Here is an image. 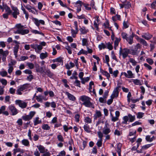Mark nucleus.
Segmentation results:
<instances>
[{
  "label": "nucleus",
  "instance_id": "46",
  "mask_svg": "<svg viewBox=\"0 0 156 156\" xmlns=\"http://www.w3.org/2000/svg\"><path fill=\"white\" fill-rule=\"evenodd\" d=\"M123 121L122 122V123L126 124L127 123V121L129 120L128 116H125L123 117Z\"/></svg>",
  "mask_w": 156,
  "mask_h": 156
},
{
  "label": "nucleus",
  "instance_id": "17",
  "mask_svg": "<svg viewBox=\"0 0 156 156\" xmlns=\"http://www.w3.org/2000/svg\"><path fill=\"white\" fill-rule=\"evenodd\" d=\"M33 122L34 123V126H36L37 124L41 123L42 121L41 119H40L39 117H37L34 119Z\"/></svg>",
  "mask_w": 156,
  "mask_h": 156
},
{
  "label": "nucleus",
  "instance_id": "8",
  "mask_svg": "<svg viewBox=\"0 0 156 156\" xmlns=\"http://www.w3.org/2000/svg\"><path fill=\"white\" fill-rule=\"evenodd\" d=\"M11 7L12 10L13 11V12L12 13L13 16L14 18H16L17 15H18L20 13L19 11L17 8L16 7L12 6Z\"/></svg>",
  "mask_w": 156,
  "mask_h": 156
},
{
  "label": "nucleus",
  "instance_id": "31",
  "mask_svg": "<svg viewBox=\"0 0 156 156\" xmlns=\"http://www.w3.org/2000/svg\"><path fill=\"white\" fill-rule=\"evenodd\" d=\"M71 31L72 36L73 37H75L76 34L78 33V29H75V30H74L73 29H72L71 30Z\"/></svg>",
  "mask_w": 156,
  "mask_h": 156
},
{
  "label": "nucleus",
  "instance_id": "22",
  "mask_svg": "<svg viewBox=\"0 0 156 156\" xmlns=\"http://www.w3.org/2000/svg\"><path fill=\"white\" fill-rule=\"evenodd\" d=\"M48 56V54L46 52H45L44 53L42 52L40 54V58L41 59H44Z\"/></svg>",
  "mask_w": 156,
  "mask_h": 156
},
{
  "label": "nucleus",
  "instance_id": "2",
  "mask_svg": "<svg viewBox=\"0 0 156 156\" xmlns=\"http://www.w3.org/2000/svg\"><path fill=\"white\" fill-rule=\"evenodd\" d=\"M23 26H22L20 24L16 25V31H14V33L15 34H18L22 35H24L27 34L29 33V30L27 29H23Z\"/></svg>",
  "mask_w": 156,
  "mask_h": 156
},
{
  "label": "nucleus",
  "instance_id": "19",
  "mask_svg": "<svg viewBox=\"0 0 156 156\" xmlns=\"http://www.w3.org/2000/svg\"><path fill=\"white\" fill-rule=\"evenodd\" d=\"M152 36L148 33H146L143 34L142 37L147 40L150 39L152 37Z\"/></svg>",
  "mask_w": 156,
  "mask_h": 156
},
{
  "label": "nucleus",
  "instance_id": "34",
  "mask_svg": "<svg viewBox=\"0 0 156 156\" xmlns=\"http://www.w3.org/2000/svg\"><path fill=\"white\" fill-rule=\"evenodd\" d=\"M129 62L133 66H136L137 63V62L134 59L132 58H129Z\"/></svg>",
  "mask_w": 156,
  "mask_h": 156
},
{
  "label": "nucleus",
  "instance_id": "30",
  "mask_svg": "<svg viewBox=\"0 0 156 156\" xmlns=\"http://www.w3.org/2000/svg\"><path fill=\"white\" fill-rule=\"evenodd\" d=\"M42 48L43 47L42 46L40 45L37 44L35 51L38 53H40Z\"/></svg>",
  "mask_w": 156,
  "mask_h": 156
},
{
  "label": "nucleus",
  "instance_id": "50",
  "mask_svg": "<svg viewBox=\"0 0 156 156\" xmlns=\"http://www.w3.org/2000/svg\"><path fill=\"white\" fill-rule=\"evenodd\" d=\"M84 121L87 123H90L92 122V119L89 117H86L84 119Z\"/></svg>",
  "mask_w": 156,
  "mask_h": 156
},
{
  "label": "nucleus",
  "instance_id": "24",
  "mask_svg": "<svg viewBox=\"0 0 156 156\" xmlns=\"http://www.w3.org/2000/svg\"><path fill=\"white\" fill-rule=\"evenodd\" d=\"M133 82L136 85H142L143 81L141 80H140L138 79H133Z\"/></svg>",
  "mask_w": 156,
  "mask_h": 156
},
{
  "label": "nucleus",
  "instance_id": "41",
  "mask_svg": "<svg viewBox=\"0 0 156 156\" xmlns=\"http://www.w3.org/2000/svg\"><path fill=\"white\" fill-rule=\"evenodd\" d=\"M140 52V51L137 50H131L130 53L133 55H137Z\"/></svg>",
  "mask_w": 156,
  "mask_h": 156
},
{
  "label": "nucleus",
  "instance_id": "11",
  "mask_svg": "<svg viewBox=\"0 0 156 156\" xmlns=\"http://www.w3.org/2000/svg\"><path fill=\"white\" fill-rule=\"evenodd\" d=\"M118 90L119 88L118 87L115 88L114 90L110 96V97H112V98H115L118 97L119 93Z\"/></svg>",
  "mask_w": 156,
  "mask_h": 156
},
{
  "label": "nucleus",
  "instance_id": "27",
  "mask_svg": "<svg viewBox=\"0 0 156 156\" xmlns=\"http://www.w3.org/2000/svg\"><path fill=\"white\" fill-rule=\"evenodd\" d=\"M128 78H132L134 77V75L132 73V71L130 70L127 71Z\"/></svg>",
  "mask_w": 156,
  "mask_h": 156
},
{
  "label": "nucleus",
  "instance_id": "37",
  "mask_svg": "<svg viewBox=\"0 0 156 156\" xmlns=\"http://www.w3.org/2000/svg\"><path fill=\"white\" fill-rule=\"evenodd\" d=\"M98 48L100 50L102 49H104L106 48V44H105L104 43H102L98 45Z\"/></svg>",
  "mask_w": 156,
  "mask_h": 156
},
{
  "label": "nucleus",
  "instance_id": "23",
  "mask_svg": "<svg viewBox=\"0 0 156 156\" xmlns=\"http://www.w3.org/2000/svg\"><path fill=\"white\" fill-rule=\"evenodd\" d=\"M21 143L23 145L26 147H29L30 146L29 142L26 139H23L21 141Z\"/></svg>",
  "mask_w": 156,
  "mask_h": 156
},
{
  "label": "nucleus",
  "instance_id": "57",
  "mask_svg": "<svg viewBox=\"0 0 156 156\" xmlns=\"http://www.w3.org/2000/svg\"><path fill=\"white\" fill-rule=\"evenodd\" d=\"M5 8L7 12V13L9 14H10L12 13V11L11 10L9 7L7 5L5 6Z\"/></svg>",
  "mask_w": 156,
  "mask_h": 156
},
{
  "label": "nucleus",
  "instance_id": "38",
  "mask_svg": "<svg viewBox=\"0 0 156 156\" xmlns=\"http://www.w3.org/2000/svg\"><path fill=\"white\" fill-rule=\"evenodd\" d=\"M106 46L107 48L110 50H111L113 49V46L112 44L109 42L106 44Z\"/></svg>",
  "mask_w": 156,
  "mask_h": 156
},
{
  "label": "nucleus",
  "instance_id": "53",
  "mask_svg": "<svg viewBox=\"0 0 156 156\" xmlns=\"http://www.w3.org/2000/svg\"><path fill=\"white\" fill-rule=\"evenodd\" d=\"M0 75L2 77H5L7 76L8 73L6 71L4 70L0 72Z\"/></svg>",
  "mask_w": 156,
  "mask_h": 156
},
{
  "label": "nucleus",
  "instance_id": "9",
  "mask_svg": "<svg viewBox=\"0 0 156 156\" xmlns=\"http://www.w3.org/2000/svg\"><path fill=\"white\" fill-rule=\"evenodd\" d=\"M108 124L107 123H105V126L103 130V133L105 135H107L111 132V130L107 126Z\"/></svg>",
  "mask_w": 156,
  "mask_h": 156
},
{
  "label": "nucleus",
  "instance_id": "55",
  "mask_svg": "<svg viewBox=\"0 0 156 156\" xmlns=\"http://www.w3.org/2000/svg\"><path fill=\"white\" fill-rule=\"evenodd\" d=\"M22 118L23 120L25 121L29 120L31 119L29 116L28 115H25L22 117Z\"/></svg>",
  "mask_w": 156,
  "mask_h": 156
},
{
  "label": "nucleus",
  "instance_id": "15",
  "mask_svg": "<svg viewBox=\"0 0 156 156\" xmlns=\"http://www.w3.org/2000/svg\"><path fill=\"white\" fill-rule=\"evenodd\" d=\"M24 6L29 12H30L33 13H34V11L32 10V9L35 10L34 7L31 6L29 4H27L26 5H24Z\"/></svg>",
  "mask_w": 156,
  "mask_h": 156
},
{
  "label": "nucleus",
  "instance_id": "5",
  "mask_svg": "<svg viewBox=\"0 0 156 156\" xmlns=\"http://www.w3.org/2000/svg\"><path fill=\"white\" fill-rule=\"evenodd\" d=\"M27 84H24L20 86L16 91V94L18 95H21L22 94V91H23L28 88Z\"/></svg>",
  "mask_w": 156,
  "mask_h": 156
},
{
  "label": "nucleus",
  "instance_id": "40",
  "mask_svg": "<svg viewBox=\"0 0 156 156\" xmlns=\"http://www.w3.org/2000/svg\"><path fill=\"white\" fill-rule=\"evenodd\" d=\"M129 119L130 122H132L135 119V116H132L130 114L128 115Z\"/></svg>",
  "mask_w": 156,
  "mask_h": 156
},
{
  "label": "nucleus",
  "instance_id": "1",
  "mask_svg": "<svg viewBox=\"0 0 156 156\" xmlns=\"http://www.w3.org/2000/svg\"><path fill=\"white\" fill-rule=\"evenodd\" d=\"M91 100L90 98L85 95H82L80 98V100L83 102V105L86 107L94 108V106L90 102Z\"/></svg>",
  "mask_w": 156,
  "mask_h": 156
},
{
  "label": "nucleus",
  "instance_id": "6",
  "mask_svg": "<svg viewBox=\"0 0 156 156\" xmlns=\"http://www.w3.org/2000/svg\"><path fill=\"white\" fill-rule=\"evenodd\" d=\"M8 109L12 115H16L18 113V110L13 105H11L8 107Z\"/></svg>",
  "mask_w": 156,
  "mask_h": 156
},
{
  "label": "nucleus",
  "instance_id": "14",
  "mask_svg": "<svg viewBox=\"0 0 156 156\" xmlns=\"http://www.w3.org/2000/svg\"><path fill=\"white\" fill-rule=\"evenodd\" d=\"M19 48V45L18 44H16L13 48V52L15 57L16 58L18 57L17 53Z\"/></svg>",
  "mask_w": 156,
  "mask_h": 156
},
{
  "label": "nucleus",
  "instance_id": "26",
  "mask_svg": "<svg viewBox=\"0 0 156 156\" xmlns=\"http://www.w3.org/2000/svg\"><path fill=\"white\" fill-rule=\"evenodd\" d=\"M121 38H120L115 37L114 41V48L115 49H116V47L118 45L120 41Z\"/></svg>",
  "mask_w": 156,
  "mask_h": 156
},
{
  "label": "nucleus",
  "instance_id": "44",
  "mask_svg": "<svg viewBox=\"0 0 156 156\" xmlns=\"http://www.w3.org/2000/svg\"><path fill=\"white\" fill-rule=\"evenodd\" d=\"M36 113V112L35 111H30V113H29V114L28 115L29 116L30 119H31L33 117V116L35 115V114Z\"/></svg>",
  "mask_w": 156,
  "mask_h": 156
},
{
  "label": "nucleus",
  "instance_id": "56",
  "mask_svg": "<svg viewBox=\"0 0 156 156\" xmlns=\"http://www.w3.org/2000/svg\"><path fill=\"white\" fill-rule=\"evenodd\" d=\"M27 64L28 67L31 69H33L34 67V65L32 63L27 62Z\"/></svg>",
  "mask_w": 156,
  "mask_h": 156
},
{
  "label": "nucleus",
  "instance_id": "51",
  "mask_svg": "<svg viewBox=\"0 0 156 156\" xmlns=\"http://www.w3.org/2000/svg\"><path fill=\"white\" fill-rule=\"evenodd\" d=\"M32 33L35 34H40L41 35H43V34L41 31H38L37 30H32L31 31Z\"/></svg>",
  "mask_w": 156,
  "mask_h": 156
},
{
  "label": "nucleus",
  "instance_id": "35",
  "mask_svg": "<svg viewBox=\"0 0 156 156\" xmlns=\"http://www.w3.org/2000/svg\"><path fill=\"white\" fill-rule=\"evenodd\" d=\"M81 54H84L87 55V51L84 50L83 49H81L78 53V55H80Z\"/></svg>",
  "mask_w": 156,
  "mask_h": 156
},
{
  "label": "nucleus",
  "instance_id": "43",
  "mask_svg": "<svg viewBox=\"0 0 156 156\" xmlns=\"http://www.w3.org/2000/svg\"><path fill=\"white\" fill-rule=\"evenodd\" d=\"M42 128L43 129L46 130H49L50 129V127L47 124H44L42 125Z\"/></svg>",
  "mask_w": 156,
  "mask_h": 156
},
{
  "label": "nucleus",
  "instance_id": "7",
  "mask_svg": "<svg viewBox=\"0 0 156 156\" xmlns=\"http://www.w3.org/2000/svg\"><path fill=\"white\" fill-rule=\"evenodd\" d=\"M32 20L34 23L37 27H39L40 24L44 25L45 24L44 21L43 20H39L36 18H33Z\"/></svg>",
  "mask_w": 156,
  "mask_h": 156
},
{
  "label": "nucleus",
  "instance_id": "16",
  "mask_svg": "<svg viewBox=\"0 0 156 156\" xmlns=\"http://www.w3.org/2000/svg\"><path fill=\"white\" fill-rule=\"evenodd\" d=\"M95 20L94 21V27L96 28V30H98L99 28H98V25H99V22L100 20L99 19V17L98 16H97L95 18Z\"/></svg>",
  "mask_w": 156,
  "mask_h": 156
},
{
  "label": "nucleus",
  "instance_id": "4",
  "mask_svg": "<svg viewBox=\"0 0 156 156\" xmlns=\"http://www.w3.org/2000/svg\"><path fill=\"white\" fill-rule=\"evenodd\" d=\"M15 102L16 104L18 105L21 108H25L27 106V103L23 101L17 100L15 101Z\"/></svg>",
  "mask_w": 156,
  "mask_h": 156
},
{
  "label": "nucleus",
  "instance_id": "21",
  "mask_svg": "<svg viewBox=\"0 0 156 156\" xmlns=\"http://www.w3.org/2000/svg\"><path fill=\"white\" fill-rule=\"evenodd\" d=\"M54 62H58V66L60 64L62 65L63 64L62 58L61 57H59L54 60Z\"/></svg>",
  "mask_w": 156,
  "mask_h": 156
},
{
  "label": "nucleus",
  "instance_id": "12",
  "mask_svg": "<svg viewBox=\"0 0 156 156\" xmlns=\"http://www.w3.org/2000/svg\"><path fill=\"white\" fill-rule=\"evenodd\" d=\"M79 30L80 32V34H86L89 31L84 26L80 27Z\"/></svg>",
  "mask_w": 156,
  "mask_h": 156
},
{
  "label": "nucleus",
  "instance_id": "32",
  "mask_svg": "<svg viewBox=\"0 0 156 156\" xmlns=\"http://www.w3.org/2000/svg\"><path fill=\"white\" fill-rule=\"evenodd\" d=\"M155 138L154 136H153L152 137H151L149 135L147 136L146 137V140L148 142H151Z\"/></svg>",
  "mask_w": 156,
  "mask_h": 156
},
{
  "label": "nucleus",
  "instance_id": "60",
  "mask_svg": "<svg viewBox=\"0 0 156 156\" xmlns=\"http://www.w3.org/2000/svg\"><path fill=\"white\" fill-rule=\"evenodd\" d=\"M146 61L147 63L151 65L153 64L154 63L153 60L150 58H147L146 59Z\"/></svg>",
  "mask_w": 156,
  "mask_h": 156
},
{
  "label": "nucleus",
  "instance_id": "63",
  "mask_svg": "<svg viewBox=\"0 0 156 156\" xmlns=\"http://www.w3.org/2000/svg\"><path fill=\"white\" fill-rule=\"evenodd\" d=\"M144 113L142 112H138L137 115V117L138 118H141L144 116Z\"/></svg>",
  "mask_w": 156,
  "mask_h": 156
},
{
  "label": "nucleus",
  "instance_id": "18",
  "mask_svg": "<svg viewBox=\"0 0 156 156\" xmlns=\"http://www.w3.org/2000/svg\"><path fill=\"white\" fill-rule=\"evenodd\" d=\"M36 147L41 153H44L46 151H47V150H46L45 148L41 145H37Z\"/></svg>",
  "mask_w": 156,
  "mask_h": 156
},
{
  "label": "nucleus",
  "instance_id": "10",
  "mask_svg": "<svg viewBox=\"0 0 156 156\" xmlns=\"http://www.w3.org/2000/svg\"><path fill=\"white\" fill-rule=\"evenodd\" d=\"M83 4L82 2L80 1H77L75 4V7H76L77 12H79L81 10V7Z\"/></svg>",
  "mask_w": 156,
  "mask_h": 156
},
{
  "label": "nucleus",
  "instance_id": "3",
  "mask_svg": "<svg viewBox=\"0 0 156 156\" xmlns=\"http://www.w3.org/2000/svg\"><path fill=\"white\" fill-rule=\"evenodd\" d=\"M129 50L127 48H124L123 49H121L119 51V55H122L123 58H125L128 55Z\"/></svg>",
  "mask_w": 156,
  "mask_h": 156
},
{
  "label": "nucleus",
  "instance_id": "64",
  "mask_svg": "<svg viewBox=\"0 0 156 156\" xmlns=\"http://www.w3.org/2000/svg\"><path fill=\"white\" fill-rule=\"evenodd\" d=\"M102 142V139H99L98 140L96 144L97 145L98 147H100L101 146Z\"/></svg>",
  "mask_w": 156,
  "mask_h": 156
},
{
  "label": "nucleus",
  "instance_id": "42",
  "mask_svg": "<svg viewBox=\"0 0 156 156\" xmlns=\"http://www.w3.org/2000/svg\"><path fill=\"white\" fill-rule=\"evenodd\" d=\"M136 136H134L133 137H127V138L130 142H131L132 143H133L136 140Z\"/></svg>",
  "mask_w": 156,
  "mask_h": 156
},
{
  "label": "nucleus",
  "instance_id": "54",
  "mask_svg": "<svg viewBox=\"0 0 156 156\" xmlns=\"http://www.w3.org/2000/svg\"><path fill=\"white\" fill-rule=\"evenodd\" d=\"M82 45L83 46L87 45V40L85 38H83L82 40Z\"/></svg>",
  "mask_w": 156,
  "mask_h": 156
},
{
  "label": "nucleus",
  "instance_id": "59",
  "mask_svg": "<svg viewBox=\"0 0 156 156\" xmlns=\"http://www.w3.org/2000/svg\"><path fill=\"white\" fill-rule=\"evenodd\" d=\"M95 116L96 118H99L101 116V114L100 111H96V113L95 114Z\"/></svg>",
  "mask_w": 156,
  "mask_h": 156
},
{
  "label": "nucleus",
  "instance_id": "25",
  "mask_svg": "<svg viewBox=\"0 0 156 156\" xmlns=\"http://www.w3.org/2000/svg\"><path fill=\"white\" fill-rule=\"evenodd\" d=\"M9 54V51L7 50L4 51L2 49H0V54H1L3 57H6Z\"/></svg>",
  "mask_w": 156,
  "mask_h": 156
},
{
  "label": "nucleus",
  "instance_id": "47",
  "mask_svg": "<svg viewBox=\"0 0 156 156\" xmlns=\"http://www.w3.org/2000/svg\"><path fill=\"white\" fill-rule=\"evenodd\" d=\"M136 131H134L130 132L128 136L127 137H132V136L133 137L134 136H136Z\"/></svg>",
  "mask_w": 156,
  "mask_h": 156
},
{
  "label": "nucleus",
  "instance_id": "62",
  "mask_svg": "<svg viewBox=\"0 0 156 156\" xmlns=\"http://www.w3.org/2000/svg\"><path fill=\"white\" fill-rule=\"evenodd\" d=\"M103 25L105 27V28H108L109 26L108 21V20H106Z\"/></svg>",
  "mask_w": 156,
  "mask_h": 156
},
{
  "label": "nucleus",
  "instance_id": "45",
  "mask_svg": "<svg viewBox=\"0 0 156 156\" xmlns=\"http://www.w3.org/2000/svg\"><path fill=\"white\" fill-rule=\"evenodd\" d=\"M90 79V78L89 77H86L85 78H83V79H81V82L83 84H84L86 82H88Z\"/></svg>",
  "mask_w": 156,
  "mask_h": 156
},
{
  "label": "nucleus",
  "instance_id": "13",
  "mask_svg": "<svg viewBox=\"0 0 156 156\" xmlns=\"http://www.w3.org/2000/svg\"><path fill=\"white\" fill-rule=\"evenodd\" d=\"M65 94L69 100L73 101H74L76 100V98L73 95L70 94L69 92H66L65 93Z\"/></svg>",
  "mask_w": 156,
  "mask_h": 156
},
{
  "label": "nucleus",
  "instance_id": "29",
  "mask_svg": "<svg viewBox=\"0 0 156 156\" xmlns=\"http://www.w3.org/2000/svg\"><path fill=\"white\" fill-rule=\"evenodd\" d=\"M75 66V64L74 63L70 62L69 64H67L66 65V67L67 69H70L72 68L73 67Z\"/></svg>",
  "mask_w": 156,
  "mask_h": 156
},
{
  "label": "nucleus",
  "instance_id": "20",
  "mask_svg": "<svg viewBox=\"0 0 156 156\" xmlns=\"http://www.w3.org/2000/svg\"><path fill=\"white\" fill-rule=\"evenodd\" d=\"M36 99L37 102H42L43 100L44 101L47 100L45 98H44L43 96L40 95L36 96Z\"/></svg>",
  "mask_w": 156,
  "mask_h": 156
},
{
  "label": "nucleus",
  "instance_id": "52",
  "mask_svg": "<svg viewBox=\"0 0 156 156\" xmlns=\"http://www.w3.org/2000/svg\"><path fill=\"white\" fill-rule=\"evenodd\" d=\"M139 41L140 42L144 45L145 46H147V42L143 39L141 38H139Z\"/></svg>",
  "mask_w": 156,
  "mask_h": 156
},
{
  "label": "nucleus",
  "instance_id": "39",
  "mask_svg": "<svg viewBox=\"0 0 156 156\" xmlns=\"http://www.w3.org/2000/svg\"><path fill=\"white\" fill-rule=\"evenodd\" d=\"M45 73L47 74L48 76L51 77L52 76L53 74L49 69H47L45 72Z\"/></svg>",
  "mask_w": 156,
  "mask_h": 156
},
{
  "label": "nucleus",
  "instance_id": "33",
  "mask_svg": "<svg viewBox=\"0 0 156 156\" xmlns=\"http://www.w3.org/2000/svg\"><path fill=\"white\" fill-rule=\"evenodd\" d=\"M126 40L130 44H131L133 42V37L132 36H130L127 37Z\"/></svg>",
  "mask_w": 156,
  "mask_h": 156
},
{
  "label": "nucleus",
  "instance_id": "36",
  "mask_svg": "<svg viewBox=\"0 0 156 156\" xmlns=\"http://www.w3.org/2000/svg\"><path fill=\"white\" fill-rule=\"evenodd\" d=\"M84 130L87 133H90V128L87 125H84L83 126Z\"/></svg>",
  "mask_w": 156,
  "mask_h": 156
},
{
  "label": "nucleus",
  "instance_id": "48",
  "mask_svg": "<svg viewBox=\"0 0 156 156\" xmlns=\"http://www.w3.org/2000/svg\"><path fill=\"white\" fill-rule=\"evenodd\" d=\"M122 132L121 131H119L117 129H115L114 132V134L115 135L119 136L122 134Z\"/></svg>",
  "mask_w": 156,
  "mask_h": 156
},
{
  "label": "nucleus",
  "instance_id": "49",
  "mask_svg": "<svg viewBox=\"0 0 156 156\" xmlns=\"http://www.w3.org/2000/svg\"><path fill=\"white\" fill-rule=\"evenodd\" d=\"M102 74L106 76L108 79L110 77V75L108 73L105 71L102 70L101 71Z\"/></svg>",
  "mask_w": 156,
  "mask_h": 156
},
{
  "label": "nucleus",
  "instance_id": "58",
  "mask_svg": "<svg viewBox=\"0 0 156 156\" xmlns=\"http://www.w3.org/2000/svg\"><path fill=\"white\" fill-rule=\"evenodd\" d=\"M0 82L4 86L6 85L7 84V81L5 79H0Z\"/></svg>",
  "mask_w": 156,
  "mask_h": 156
},
{
  "label": "nucleus",
  "instance_id": "61",
  "mask_svg": "<svg viewBox=\"0 0 156 156\" xmlns=\"http://www.w3.org/2000/svg\"><path fill=\"white\" fill-rule=\"evenodd\" d=\"M6 109V106L5 105H3L0 108V114H2L4 111Z\"/></svg>",
  "mask_w": 156,
  "mask_h": 156
},
{
  "label": "nucleus",
  "instance_id": "28",
  "mask_svg": "<svg viewBox=\"0 0 156 156\" xmlns=\"http://www.w3.org/2000/svg\"><path fill=\"white\" fill-rule=\"evenodd\" d=\"M8 73L10 74L13 70V67L12 65L9 63L8 64Z\"/></svg>",
  "mask_w": 156,
  "mask_h": 156
}]
</instances>
